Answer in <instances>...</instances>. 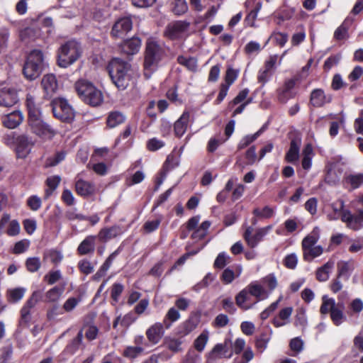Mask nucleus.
<instances>
[{
    "instance_id": "nucleus-22",
    "label": "nucleus",
    "mask_w": 363,
    "mask_h": 363,
    "mask_svg": "<svg viewBox=\"0 0 363 363\" xmlns=\"http://www.w3.org/2000/svg\"><path fill=\"white\" fill-rule=\"evenodd\" d=\"M1 122L4 127L13 129L18 127L23 121V115L20 111H14L1 116Z\"/></svg>"
},
{
    "instance_id": "nucleus-20",
    "label": "nucleus",
    "mask_w": 363,
    "mask_h": 363,
    "mask_svg": "<svg viewBox=\"0 0 363 363\" xmlns=\"http://www.w3.org/2000/svg\"><path fill=\"white\" fill-rule=\"evenodd\" d=\"M190 113L184 111L181 116L174 123V134L177 138H182L187 130L190 123Z\"/></svg>"
},
{
    "instance_id": "nucleus-36",
    "label": "nucleus",
    "mask_w": 363,
    "mask_h": 363,
    "mask_svg": "<svg viewBox=\"0 0 363 363\" xmlns=\"http://www.w3.org/2000/svg\"><path fill=\"white\" fill-rule=\"evenodd\" d=\"M300 143L292 140L290 143L289 149L286 153L285 161L290 163H296L299 158Z\"/></svg>"
},
{
    "instance_id": "nucleus-15",
    "label": "nucleus",
    "mask_w": 363,
    "mask_h": 363,
    "mask_svg": "<svg viewBox=\"0 0 363 363\" xmlns=\"http://www.w3.org/2000/svg\"><path fill=\"white\" fill-rule=\"evenodd\" d=\"M230 345H231L228 340H225L223 343L216 344L208 354V361L214 362L222 358H231L233 356V352L229 350Z\"/></svg>"
},
{
    "instance_id": "nucleus-9",
    "label": "nucleus",
    "mask_w": 363,
    "mask_h": 363,
    "mask_svg": "<svg viewBox=\"0 0 363 363\" xmlns=\"http://www.w3.org/2000/svg\"><path fill=\"white\" fill-rule=\"evenodd\" d=\"M190 23L186 21H175L169 23L165 28L164 35L170 40H178L188 34Z\"/></svg>"
},
{
    "instance_id": "nucleus-25",
    "label": "nucleus",
    "mask_w": 363,
    "mask_h": 363,
    "mask_svg": "<svg viewBox=\"0 0 363 363\" xmlns=\"http://www.w3.org/2000/svg\"><path fill=\"white\" fill-rule=\"evenodd\" d=\"M247 287L252 296L256 298L257 303L266 300L269 297V291L265 290V288L262 285L259 281H252Z\"/></svg>"
},
{
    "instance_id": "nucleus-58",
    "label": "nucleus",
    "mask_w": 363,
    "mask_h": 363,
    "mask_svg": "<svg viewBox=\"0 0 363 363\" xmlns=\"http://www.w3.org/2000/svg\"><path fill=\"white\" fill-rule=\"evenodd\" d=\"M282 298L283 296H280L276 301L272 303L267 308L262 311L261 313L259 314L260 318L262 320L267 319L270 316V315L272 313H274V311L277 308L279 303L282 300Z\"/></svg>"
},
{
    "instance_id": "nucleus-57",
    "label": "nucleus",
    "mask_w": 363,
    "mask_h": 363,
    "mask_svg": "<svg viewBox=\"0 0 363 363\" xmlns=\"http://www.w3.org/2000/svg\"><path fill=\"white\" fill-rule=\"evenodd\" d=\"M77 267L80 272L85 275L91 274L94 270V265L86 259L79 260Z\"/></svg>"
},
{
    "instance_id": "nucleus-60",
    "label": "nucleus",
    "mask_w": 363,
    "mask_h": 363,
    "mask_svg": "<svg viewBox=\"0 0 363 363\" xmlns=\"http://www.w3.org/2000/svg\"><path fill=\"white\" fill-rule=\"evenodd\" d=\"M62 273L60 270H51L44 276V281L49 285H52L62 279Z\"/></svg>"
},
{
    "instance_id": "nucleus-26",
    "label": "nucleus",
    "mask_w": 363,
    "mask_h": 363,
    "mask_svg": "<svg viewBox=\"0 0 363 363\" xmlns=\"http://www.w3.org/2000/svg\"><path fill=\"white\" fill-rule=\"evenodd\" d=\"M41 84L46 97H52L58 88V84L55 75L48 74L43 76Z\"/></svg>"
},
{
    "instance_id": "nucleus-45",
    "label": "nucleus",
    "mask_w": 363,
    "mask_h": 363,
    "mask_svg": "<svg viewBox=\"0 0 363 363\" xmlns=\"http://www.w3.org/2000/svg\"><path fill=\"white\" fill-rule=\"evenodd\" d=\"M337 305L334 298H329L327 295H324L322 297L320 313L324 315L330 313Z\"/></svg>"
},
{
    "instance_id": "nucleus-14",
    "label": "nucleus",
    "mask_w": 363,
    "mask_h": 363,
    "mask_svg": "<svg viewBox=\"0 0 363 363\" xmlns=\"http://www.w3.org/2000/svg\"><path fill=\"white\" fill-rule=\"evenodd\" d=\"M133 22L129 17H123L117 20L113 25L111 35L114 39L124 38L131 30Z\"/></svg>"
},
{
    "instance_id": "nucleus-53",
    "label": "nucleus",
    "mask_w": 363,
    "mask_h": 363,
    "mask_svg": "<svg viewBox=\"0 0 363 363\" xmlns=\"http://www.w3.org/2000/svg\"><path fill=\"white\" fill-rule=\"evenodd\" d=\"M26 267L29 272L34 273L39 270L41 262L38 257H28L26 260Z\"/></svg>"
},
{
    "instance_id": "nucleus-8",
    "label": "nucleus",
    "mask_w": 363,
    "mask_h": 363,
    "mask_svg": "<svg viewBox=\"0 0 363 363\" xmlns=\"http://www.w3.org/2000/svg\"><path fill=\"white\" fill-rule=\"evenodd\" d=\"M296 81L295 78L286 79L284 83L276 89L275 99L278 103L285 104L290 99L296 96V92L295 91V86Z\"/></svg>"
},
{
    "instance_id": "nucleus-18",
    "label": "nucleus",
    "mask_w": 363,
    "mask_h": 363,
    "mask_svg": "<svg viewBox=\"0 0 363 363\" xmlns=\"http://www.w3.org/2000/svg\"><path fill=\"white\" fill-rule=\"evenodd\" d=\"M252 296L247 290V286L242 289L235 298L236 305L242 311H247L252 308L257 303L252 301Z\"/></svg>"
},
{
    "instance_id": "nucleus-31",
    "label": "nucleus",
    "mask_w": 363,
    "mask_h": 363,
    "mask_svg": "<svg viewBox=\"0 0 363 363\" xmlns=\"http://www.w3.org/2000/svg\"><path fill=\"white\" fill-rule=\"evenodd\" d=\"M200 323V316L194 313L190 315L189 318L180 325L179 333L182 335H186L194 330Z\"/></svg>"
},
{
    "instance_id": "nucleus-19",
    "label": "nucleus",
    "mask_w": 363,
    "mask_h": 363,
    "mask_svg": "<svg viewBox=\"0 0 363 363\" xmlns=\"http://www.w3.org/2000/svg\"><path fill=\"white\" fill-rule=\"evenodd\" d=\"M18 94L15 89L4 87L0 89V106L9 108L17 104Z\"/></svg>"
},
{
    "instance_id": "nucleus-24",
    "label": "nucleus",
    "mask_w": 363,
    "mask_h": 363,
    "mask_svg": "<svg viewBox=\"0 0 363 363\" xmlns=\"http://www.w3.org/2000/svg\"><path fill=\"white\" fill-rule=\"evenodd\" d=\"M75 191L78 195L87 197L94 194L96 189L93 183L85 181L77 176L75 182Z\"/></svg>"
},
{
    "instance_id": "nucleus-34",
    "label": "nucleus",
    "mask_w": 363,
    "mask_h": 363,
    "mask_svg": "<svg viewBox=\"0 0 363 363\" xmlns=\"http://www.w3.org/2000/svg\"><path fill=\"white\" fill-rule=\"evenodd\" d=\"M345 203L342 199L337 200L330 204L332 212L327 214V218L329 220H336L342 217L343 213L347 210L344 208Z\"/></svg>"
},
{
    "instance_id": "nucleus-51",
    "label": "nucleus",
    "mask_w": 363,
    "mask_h": 363,
    "mask_svg": "<svg viewBox=\"0 0 363 363\" xmlns=\"http://www.w3.org/2000/svg\"><path fill=\"white\" fill-rule=\"evenodd\" d=\"M275 210L272 207L266 206L262 208H257L254 209L253 214L259 218H270L274 215Z\"/></svg>"
},
{
    "instance_id": "nucleus-21",
    "label": "nucleus",
    "mask_w": 363,
    "mask_h": 363,
    "mask_svg": "<svg viewBox=\"0 0 363 363\" xmlns=\"http://www.w3.org/2000/svg\"><path fill=\"white\" fill-rule=\"evenodd\" d=\"M164 333V324L157 322L147 329L145 335L150 343L156 345L160 341Z\"/></svg>"
},
{
    "instance_id": "nucleus-16",
    "label": "nucleus",
    "mask_w": 363,
    "mask_h": 363,
    "mask_svg": "<svg viewBox=\"0 0 363 363\" xmlns=\"http://www.w3.org/2000/svg\"><path fill=\"white\" fill-rule=\"evenodd\" d=\"M16 153L18 158H26L30 152L34 142L26 135H21L15 140Z\"/></svg>"
},
{
    "instance_id": "nucleus-47",
    "label": "nucleus",
    "mask_w": 363,
    "mask_h": 363,
    "mask_svg": "<svg viewBox=\"0 0 363 363\" xmlns=\"http://www.w3.org/2000/svg\"><path fill=\"white\" fill-rule=\"evenodd\" d=\"M179 312L174 307L170 308L163 320V324L167 329L169 328L172 323L180 318Z\"/></svg>"
},
{
    "instance_id": "nucleus-39",
    "label": "nucleus",
    "mask_w": 363,
    "mask_h": 363,
    "mask_svg": "<svg viewBox=\"0 0 363 363\" xmlns=\"http://www.w3.org/2000/svg\"><path fill=\"white\" fill-rule=\"evenodd\" d=\"M260 283L269 291V296L278 286V280L274 273H270L260 279Z\"/></svg>"
},
{
    "instance_id": "nucleus-10",
    "label": "nucleus",
    "mask_w": 363,
    "mask_h": 363,
    "mask_svg": "<svg viewBox=\"0 0 363 363\" xmlns=\"http://www.w3.org/2000/svg\"><path fill=\"white\" fill-rule=\"evenodd\" d=\"M28 123L32 132L43 139L50 140L56 134V131L49 124L44 122L41 117L31 119Z\"/></svg>"
},
{
    "instance_id": "nucleus-5",
    "label": "nucleus",
    "mask_w": 363,
    "mask_h": 363,
    "mask_svg": "<svg viewBox=\"0 0 363 363\" xmlns=\"http://www.w3.org/2000/svg\"><path fill=\"white\" fill-rule=\"evenodd\" d=\"M320 238V229L315 227L302 240L301 247L303 258L306 262H311L313 259L320 256L323 252L321 245H316Z\"/></svg>"
},
{
    "instance_id": "nucleus-64",
    "label": "nucleus",
    "mask_w": 363,
    "mask_h": 363,
    "mask_svg": "<svg viewBox=\"0 0 363 363\" xmlns=\"http://www.w3.org/2000/svg\"><path fill=\"white\" fill-rule=\"evenodd\" d=\"M187 9L188 7L185 0H175L172 11L176 15L183 14Z\"/></svg>"
},
{
    "instance_id": "nucleus-55",
    "label": "nucleus",
    "mask_w": 363,
    "mask_h": 363,
    "mask_svg": "<svg viewBox=\"0 0 363 363\" xmlns=\"http://www.w3.org/2000/svg\"><path fill=\"white\" fill-rule=\"evenodd\" d=\"M163 216L162 215H158L155 220L146 221L143 225L144 230L147 233L155 231L159 228Z\"/></svg>"
},
{
    "instance_id": "nucleus-42",
    "label": "nucleus",
    "mask_w": 363,
    "mask_h": 363,
    "mask_svg": "<svg viewBox=\"0 0 363 363\" xmlns=\"http://www.w3.org/2000/svg\"><path fill=\"white\" fill-rule=\"evenodd\" d=\"M26 289L23 287H17L7 290V300L9 302L15 303L21 301L26 293Z\"/></svg>"
},
{
    "instance_id": "nucleus-62",
    "label": "nucleus",
    "mask_w": 363,
    "mask_h": 363,
    "mask_svg": "<svg viewBox=\"0 0 363 363\" xmlns=\"http://www.w3.org/2000/svg\"><path fill=\"white\" fill-rule=\"evenodd\" d=\"M164 145V141L152 138L147 141L146 147L149 151L155 152L163 147Z\"/></svg>"
},
{
    "instance_id": "nucleus-12",
    "label": "nucleus",
    "mask_w": 363,
    "mask_h": 363,
    "mask_svg": "<svg viewBox=\"0 0 363 363\" xmlns=\"http://www.w3.org/2000/svg\"><path fill=\"white\" fill-rule=\"evenodd\" d=\"M278 55H270L264 62V67L260 69L257 74V81L264 86L272 77L276 69Z\"/></svg>"
},
{
    "instance_id": "nucleus-2",
    "label": "nucleus",
    "mask_w": 363,
    "mask_h": 363,
    "mask_svg": "<svg viewBox=\"0 0 363 363\" xmlns=\"http://www.w3.org/2000/svg\"><path fill=\"white\" fill-rule=\"evenodd\" d=\"M164 54V49L158 41L153 38L147 40L144 61V74L146 78L150 77L151 73L155 69Z\"/></svg>"
},
{
    "instance_id": "nucleus-4",
    "label": "nucleus",
    "mask_w": 363,
    "mask_h": 363,
    "mask_svg": "<svg viewBox=\"0 0 363 363\" xmlns=\"http://www.w3.org/2000/svg\"><path fill=\"white\" fill-rule=\"evenodd\" d=\"M82 55L79 42L71 40L62 44L58 50L57 62L61 67L66 68L74 63Z\"/></svg>"
},
{
    "instance_id": "nucleus-17",
    "label": "nucleus",
    "mask_w": 363,
    "mask_h": 363,
    "mask_svg": "<svg viewBox=\"0 0 363 363\" xmlns=\"http://www.w3.org/2000/svg\"><path fill=\"white\" fill-rule=\"evenodd\" d=\"M39 301V292L34 291L29 299L26 302L21 309V319L19 324L26 325L30 320V310Z\"/></svg>"
},
{
    "instance_id": "nucleus-40",
    "label": "nucleus",
    "mask_w": 363,
    "mask_h": 363,
    "mask_svg": "<svg viewBox=\"0 0 363 363\" xmlns=\"http://www.w3.org/2000/svg\"><path fill=\"white\" fill-rule=\"evenodd\" d=\"M65 287L55 286L49 289L45 294V301L48 303L58 302L64 292Z\"/></svg>"
},
{
    "instance_id": "nucleus-23",
    "label": "nucleus",
    "mask_w": 363,
    "mask_h": 363,
    "mask_svg": "<svg viewBox=\"0 0 363 363\" xmlns=\"http://www.w3.org/2000/svg\"><path fill=\"white\" fill-rule=\"evenodd\" d=\"M331 101L332 95L326 94L321 89H315L311 91L310 102L315 107H322Z\"/></svg>"
},
{
    "instance_id": "nucleus-37",
    "label": "nucleus",
    "mask_w": 363,
    "mask_h": 363,
    "mask_svg": "<svg viewBox=\"0 0 363 363\" xmlns=\"http://www.w3.org/2000/svg\"><path fill=\"white\" fill-rule=\"evenodd\" d=\"M334 267V262L329 260L322 267H319L316 270V279L319 281H326L330 277V274Z\"/></svg>"
},
{
    "instance_id": "nucleus-38",
    "label": "nucleus",
    "mask_w": 363,
    "mask_h": 363,
    "mask_svg": "<svg viewBox=\"0 0 363 363\" xmlns=\"http://www.w3.org/2000/svg\"><path fill=\"white\" fill-rule=\"evenodd\" d=\"M313 156L314 152L312 145L307 144L302 151L301 165L305 170H309L311 168Z\"/></svg>"
},
{
    "instance_id": "nucleus-43",
    "label": "nucleus",
    "mask_w": 363,
    "mask_h": 363,
    "mask_svg": "<svg viewBox=\"0 0 363 363\" xmlns=\"http://www.w3.org/2000/svg\"><path fill=\"white\" fill-rule=\"evenodd\" d=\"M40 35L38 28L28 27L20 31V38L22 40L30 41L38 38Z\"/></svg>"
},
{
    "instance_id": "nucleus-56",
    "label": "nucleus",
    "mask_w": 363,
    "mask_h": 363,
    "mask_svg": "<svg viewBox=\"0 0 363 363\" xmlns=\"http://www.w3.org/2000/svg\"><path fill=\"white\" fill-rule=\"evenodd\" d=\"M144 351V348L140 346H128L127 347L123 354L124 357H128L129 359H135L141 354Z\"/></svg>"
},
{
    "instance_id": "nucleus-28",
    "label": "nucleus",
    "mask_w": 363,
    "mask_h": 363,
    "mask_svg": "<svg viewBox=\"0 0 363 363\" xmlns=\"http://www.w3.org/2000/svg\"><path fill=\"white\" fill-rule=\"evenodd\" d=\"M354 269V261L350 259L348 261H340L337 264V275L338 278L343 277L348 280Z\"/></svg>"
},
{
    "instance_id": "nucleus-48",
    "label": "nucleus",
    "mask_w": 363,
    "mask_h": 363,
    "mask_svg": "<svg viewBox=\"0 0 363 363\" xmlns=\"http://www.w3.org/2000/svg\"><path fill=\"white\" fill-rule=\"evenodd\" d=\"M179 64L186 67L189 70L195 72L197 69V60L193 57H185L180 55L177 57Z\"/></svg>"
},
{
    "instance_id": "nucleus-13",
    "label": "nucleus",
    "mask_w": 363,
    "mask_h": 363,
    "mask_svg": "<svg viewBox=\"0 0 363 363\" xmlns=\"http://www.w3.org/2000/svg\"><path fill=\"white\" fill-rule=\"evenodd\" d=\"M342 221L347 227L352 230L357 231L363 228V209L357 211L356 214L346 210L342 215Z\"/></svg>"
},
{
    "instance_id": "nucleus-41",
    "label": "nucleus",
    "mask_w": 363,
    "mask_h": 363,
    "mask_svg": "<svg viewBox=\"0 0 363 363\" xmlns=\"http://www.w3.org/2000/svg\"><path fill=\"white\" fill-rule=\"evenodd\" d=\"M242 273V267L238 266L236 267L235 272H233L230 268H226L222 273V275L220 277L221 281L225 284H229L233 282V281L236 278L238 277Z\"/></svg>"
},
{
    "instance_id": "nucleus-63",
    "label": "nucleus",
    "mask_w": 363,
    "mask_h": 363,
    "mask_svg": "<svg viewBox=\"0 0 363 363\" xmlns=\"http://www.w3.org/2000/svg\"><path fill=\"white\" fill-rule=\"evenodd\" d=\"M306 38V32L303 26L299 28V30L293 34L291 43L293 46H297L304 41Z\"/></svg>"
},
{
    "instance_id": "nucleus-44",
    "label": "nucleus",
    "mask_w": 363,
    "mask_h": 363,
    "mask_svg": "<svg viewBox=\"0 0 363 363\" xmlns=\"http://www.w3.org/2000/svg\"><path fill=\"white\" fill-rule=\"evenodd\" d=\"M266 125H263L259 130H257L253 135H247L243 137L238 145V148L242 150L247 147L252 143H253L261 134L265 130Z\"/></svg>"
},
{
    "instance_id": "nucleus-27",
    "label": "nucleus",
    "mask_w": 363,
    "mask_h": 363,
    "mask_svg": "<svg viewBox=\"0 0 363 363\" xmlns=\"http://www.w3.org/2000/svg\"><path fill=\"white\" fill-rule=\"evenodd\" d=\"M291 306L285 307L279 311L278 314L274 317L272 323L275 328H280L286 325L290 321V318L293 313Z\"/></svg>"
},
{
    "instance_id": "nucleus-54",
    "label": "nucleus",
    "mask_w": 363,
    "mask_h": 363,
    "mask_svg": "<svg viewBox=\"0 0 363 363\" xmlns=\"http://www.w3.org/2000/svg\"><path fill=\"white\" fill-rule=\"evenodd\" d=\"M66 156V152L61 150L57 152L54 155L49 157L46 160V167H53L58 164L60 162L63 161Z\"/></svg>"
},
{
    "instance_id": "nucleus-49",
    "label": "nucleus",
    "mask_w": 363,
    "mask_h": 363,
    "mask_svg": "<svg viewBox=\"0 0 363 363\" xmlns=\"http://www.w3.org/2000/svg\"><path fill=\"white\" fill-rule=\"evenodd\" d=\"M209 333L207 330H204L194 340V346L198 352H202L208 340Z\"/></svg>"
},
{
    "instance_id": "nucleus-59",
    "label": "nucleus",
    "mask_w": 363,
    "mask_h": 363,
    "mask_svg": "<svg viewBox=\"0 0 363 363\" xmlns=\"http://www.w3.org/2000/svg\"><path fill=\"white\" fill-rule=\"evenodd\" d=\"M345 181L352 189H357L363 184V174H350L345 178Z\"/></svg>"
},
{
    "instance_id": "nucleus-33",
    "label": "nucleus",
    "mask_w": 363,
    "mask_h": 363,
    "mask_svg": "<svg viewBox=\"0 0 363 363\" xmlns=\"http://www.w3.org/2000/svg\"><path fill=\"white\" fill-rule=\"evenodd\" d=\"M141 46V40L139 38L133 37L125 40L121 45V50L127 55H134L137 53Z\"/></svg>"
},
{
    "instance_id": "nucleus-7",
    "label": "nucleus",
    "mask_w": 363,
    "mask_h": 363,
    "mask_svg": "<svg viewBox=\"0 0 363 363\" xmlns=\"http://www.w3.org/2000/svg\"><path fill=\"white\" fill-rule=\"evenodd\" d=\"M52 110L55 118L62 121L70 123L74 118L72 106L64 99H55L51 102Z\"/></svg>"
},
{
    "instance_id": "nucleus-32",
    "label": "nucleus",
    "mask_w": 363,
    "mask_h": 363,
    "mask_svg": "<svg viewBox=\"0 0 363 363\" xmlns=\"http://www.w3.org/2000/svg\"><path fill=\"white\" fill-rule=\"evenodd\" d=\"M26 107L28 113V121L31 119H35L41 117V110L40 105L35 102V100L30 94L26 95Z\"/></svg>"
},
{
    "instance_id": "nucleus-11",
    "label": "nucleus",
    "mask_w": 363,
    "mask_h": 363,
    "mask_svg": "<svg viewBox=\"0 0 363 363\" xmlns=\"http://www.w3.org/2000/svg\"><path fill=\"white\" fill-rule=\"evenodd\" d=\"M272 229V225H267L266 227L257 229L255 234H252L253 228L248 226L243 234V238L248 246L251 248H254L258 245L264 236L267 235Z\"/></svg>"
},
{
    "instance_id": "nucleus-46",
    "label": "nucleus",
    "mask_w": 363,
    "mask_h": 363,
    "mask_svg": "<svg viewBox=\"0 0 363 363\" xmlns=\"http://www.w3.org/2000/svg\"><path fill=\"white\" fill-rule=\"evenodd\" d=\"M330 318L333 323L338 326L341 325L345 320V316L343 313V306H341L337 304L335 308L330 313Z\"/></svg>"
},
{
    "instance_id": "nucleus-61",
    "label": "nucleus",
    "mask_w": 363,
    "mask_h": 363,
    "mask_svg": "<svg viewBox=\"0 0 363 363\" xmlns=\"http://www.w3.org/2000/svg\"><path fill=\"white\" fill-rule=\"evenodd\" d=\"M230 262V257L225 252H220L217 256L213 266L215 268L223 269Z\"/></svg>"
},
{
    "instance_id": "nucleus-29",
    "label": "nucleus",
    "mask_w": 363,
    "mask_h": 363,
    "mask_svg": "<svg viewBox=\"0 0 363 363\" xmlns=\"http://www.w3.org/2000/svg\"><path fill=\"white\" fill-rule=\"evenodd\" d=\"M96 236L88 235L86 236L77 247V253L79 255H86L92 254L95 250Z\"/></svg>"
},
{
    "instance_id": "nucleus-6",
    "label": "nucleus",
    "mask_w": 363,
    "mask_h": 363,
    "mask_svg": "<svg viewBox=\"0 0 363 363\" xmlns=\"http://www.w3.org/2000/svg\"><path fill=\"white\" fill-rule=\"evenodd\" d=\"M44 66L45 62L43 52L40 50H33L27 57L23 72L27 79L33 80L40 74Z\"/></svg>"
},
{
    "instance_id": "nucleus-52",
    "label": "nucleus",
    "mask_w": 363,
    "mask_h": 363,
    "mask_svg": "<svg viewBox=\"0 0 363 363\" xmlns=\"http://www.w3.org/2000/svg\"><path fill=\"white\" fill-rule=\"evenodd\" d=\"M44 259H49L54 264H58L63 259L61 252L56 250H49L44 252Z\"/></svg>"
},
{
    "instance_id": "nucleus-35",
    "label": "nucleus",
    "mask_w": 363,
    "mask_h": 363,
    "mask_svg": "<svg viewBox=\"0 0 363 363\" xmlns=\"http://www.w3.org/2000/svg\"><path fill=\"white\" fill-rule=\"evenodd\" d=\"M126 120L125 115L119 111L109 112L106 118V125L109 128H114L123 123Z\"/></svg>"
},
{
    "instance_id": "nucleus-3",
    "label": "nucleus",
    "mask_w": 363,
    "mask_h": 363,
    "mask_svg": "<svg viewBox=\"0 0 363 363\" xmlns=\"http://www.w3.org/2000/svg\"><path fill=\"white\" fill-rule=\"evenodd\" d=\"M74 88L79 98L84 103L92 106H98L102 104L103 94L92 83L83 79L78 80L75 83Z\"/></svg>"
},
{
    "instance_id": "nucleus-1",
    "label": "nucleus",
    "mask_w": 363,
    "mask_h": 363,
    "mask_svg": "<svg viewBox=\"0 0 363 363\" xmlns=\"http://www.w3.org/2000/svg\"><path fill=\"white\" fill-rule=\"evenodd\" d=\"M110 77L120 90L125 89L132 79V69L130 65L119 59L112 60L108 65Z\"/></svg>"
},
{
    "instance_id": "nucleus-50",
    "label": "nucleus",
    "mask_w": 363,
    "mask_h": 363,
    "mask_svg": "<svg viewBox=\"0 0 363 363\" xmlns=\"http://www.w3.org/2000/svg\"><path fill=\"white\" fill-rule=\"evenodd\" d=\"M271 339V333H262L256 339L255 346L257 350L263 352L267 347V345Z\"/></svg>"
},
{
    "instance_id": "nucleus-30",
    "label": "nucleus",
    "mask_w": 363,
    "mask_h": 363,
    "mask_svg": "<svg viewBox=\"0 0 363 363\" xmlns=\"http://www.w3.org/2000/svg\"><path fill=\"white\" fill-rule=\"evenodd\" d=\"M121 233V228L118 225H113L109 228H101L96 238H98L101 242H106L120 235Z\"/></svg>"
}]
</instances>
